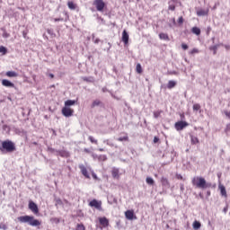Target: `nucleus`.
<instances>
[{
	"label": "nucleus",
	"mask_w": 230,
	"mask_h": 230,
	"mask_svg": "<svg viewBox=\"0 0 230 230\" xmlns=\"http://www.w3.org/2000/svg\"><path fill=\"white\" fill-rule=\"evenodd\" d=\"M15 150H17L15 143L12 140H4L0 144V152H2V154H12V152H15Z\"/></svg>",
	"instance_id": "1"
},
{
	"label": "nucleus",
	"mask_w": 230,
	"mask_h": 230,
	"mask_svg": "<svg viewBox=\"0 0 230 230\" xmlns=\"http://www.w3.org/2000/svg\"><path fill=\"white\" fill-rule=\"evenodd\" d=\"M18 221H20L21 224H28L29 226H31V227H39L41 224L40 221L35 219V217L33 216L18 217Z\"/></svg>",
	"instance_id": "2"
},
{
	"label": "nucleus",
	"mask_w": 230,
	"mask_h": 230,
	"mask_svg": "<svg viewBox=\"0 0 230 230\" xmlns=\"http://www.w3.org/2000/svg\"><path fill=\"white\" fill-rule=\"evenodd\" d=\"M88 206H90V208H94L95 209H97V211H103L101 200L93 199L92 201L89 202Z\"/></svg>",
	"instance_id": "3"
},
{
	"label": "nucleus",
	"mask_w": 230,
	"mask_h": 230,
	"mask_svg": "<svg viewBox=\"0 0 230 230\" xmlns=\"http://www.w3.org/2000/svg\"><path fill=\"white\" fill-rule=\"evenodd\" d=\"M93 6H95L97 12H103L105 2H103V0H94Z\"/></svg>",
	"instance_id": "4"
},
{
	"label": "nucleus",
	"mask_w": 230,
	"mask_h": 230,
	"mask_svg": "<svg viewBox=\"0 0 230 230\" xmlns=\"http://www.w3.org/2000/svg\"><path fill=\"white\" fill-rule=\"evenodd\" d=\"M188 125H189L188 122L180 120L174 124V128L179 132L181 130H184V128H186V127H188Z\"/></svg>",
	"instance_id": "5"
},
{
	"label": "nucleus",
	"mask_w": 230,
	"mask_h": 230,
	"mask_svg": "<svg viewBox=\"0 0 230 230\" xmlns=\"http://www.w3.org/2000/svg\"><path fill=\"white\" fill-rule=\"evenodd\" d=\"M61 112H62L63 116H65V118H71V116H73V113L75 112V111L67 106H65L62 109Z\"/></svg>",
	"instance_id": "6"
},
{
	"label": "nucleus",
	"mask_w": 230,
	"mask_h": 230,
	"mask_svg": "<svg viewBox=\"0 0 230 230\" xmlns=\"http://www.w3.org/2000/svg\"><path fill=\"white\" fill-rule=\"evenodd\" d=\"M192 184L195 186V188H202V177H194L192 179Z\"/></svg>",
	"instance_id": "7"
},
{
	"label": "nucleus",
	"mask_w": 230,
	"mask_h": 230,
	"mask_svg": "<svg viewBox=\"0 0 230 230\" xmlns=\"http://www.w3.org/2000/svg\"><path fill=\"white\" fill-rule=\"evenodd\" d=\"M29 209L34 213V215L39 214V207L37 206V203L33 201L29 202Z\"/></svg>",
	"instance_id": "8"
},
{
	"label": "nucleus",
	"mask_w": 230,
	"mask_h": 230,
	"mask_svg": "<svg viewBox=\"0 0 230 230\" xmlns=\"http://www.w3.org/2000/svg\"><path fill=\"white\" fill-rule=\"evenodd\" d=\"M2 85L4 87H10V88L15 87V84L13 83H12V81H9L7 79L2 80Z\"/></svg>",
	"instance_id": "9"
},
{
	"label": "nucleus",
	"mask_w": 230,
	"mask_h": 230,
	"mask_svg": "<svg viewBox=\"0 0 230 230\" xmlns=\"http://www.w3.org/2000/svg\"><path fill=\"white\" fill-rule=\"evenodd\" d=\"M79 169L81 170V173H83V175H84L86 179H90L89 172H87V168L84 167V164H80V165H79Z\"/></svg>",
	"instance_id": "10"
},
{
	"label": "nucleus",
	"mask_w": 230,
	"mask_h": 230,
	"mask_svg": "<svg viewBox=\"0 0 230 230\" xmlns=\"http://www.w3.org/2000/svg\"><path fill=\"white\" fill-rule=\"evenodd\" d=\"M56 152H57V156L59 155L60 157H69V152L66 150H58Z\"/></svg>",
	"instance_id": "11"
},
{
	"label": "nucleus",
	"mask_w": 230,
	"mask_h": 230,
	"mask_svg": "<svg viewBox=\"0 0 230 230\" xmlns=\"http://www.w3.org/2000/svg\"><path fill=\"white\" fill-rule=\"evenodd\" d=\"M125 217L128 220H134V210H127Z\"/></svg>",
	"instance_id": "12"
},
{
	"label": "nucleus",
	"mask_w": 230,
	"mask_h": 230,
	"mask_svg": "<svg viewBox=\"0 0 230 230\" xmlns=\"http://www.w3.org/2000/svg\"><path fill=\"white\" fill-rule=\"evenodd\" d=\"M128 32H127L125 30L122 31V42H124V44H128Z\"/></svg>",
	"instance_id": "13"
},
{
	"label": "nucleus",
	"mask_w": 230,
	"mask_h": 230,
	"mask_svg": "<svg viewBox=\"0 0 230 230\" xmlns=\"http://www.w3.org/2000/svg\"><path fill=\"white\" fill-rule=\"evenodd\" d=\"M111 175L113 179H119V169L113 167L111 171Z\"/></svg>",
	"instance_id": "14"
},
{
	"label": "nucleus",
	"mask_w": 230,
	"mask_h": 230,
	"mask_svg": "<svg viewBox=\"0 0 230 230\" xmlns=\"http://www.w3.org/2000/svg\"><path fill=\"white\" fill-rule=\"evenodd\" d=\"M161 182H162V186H164V188H170V181H168V178L162 177Z\"/></svg>",
	"instance_id": "15"
},
{
	"label": "nucleus",
	"mask_w": 230,
	"mask_h": 230,
	"mask_svg": "<svg viewBox=\"0 0 230 230\" xmlns=\"http://www.w3.org/2000/svg\"><path fill=\"white\" fill-rule=\"evenodd\" d=\"M206 188H215V185L211 184V182H207L206 179L202 178V189Z\"/></svg>",
	"instance_id": "16"
},
{
	"label": "nucleus",
	"mask_w": 230,
	"mask_h": 230,
	"mask_svg": "<svg viewBox=\"0 0 230 230\" xmlns=\"http://www.w3.org/2000/svg\"><path fill=\"white\" fill-rule=\"evenodd\" d=\"M5 75L8 76V78H17L19 76V74L15 71H7L5 73Z\"/></svg>",
	"instance_id": "17"
},
{
	"label": "nucleus",
	"mask_w": 230,
	"mask_h": 230,
	"mask_svg": "<svg viewBox=\"0 0 230 230\" xmlns=\"http://www.w3.org/2000/svg\"><path fill=\"white\" fill-rule=\"evenodd\" d=\"M218 188L220 190V194L222 195V197H227V190H226V186L219 184Z\"/></svg>",
	"instance_id": "18"
},
{
	"label": "nucleus",
	"mask_w": 230,
	"mask_h": 230,
	"mask_svg": "<svg viewBox=\"0 0 230 230\" xmlns=\"http://www.w3.org/2000/svg\"><path fill=\"white\" fill-rule=\"evenodd\" d=\"M99 222L101 226H103L104 227H107V226H109V219H107V217L99 218Z\"/></svg>",
	"instance_id": "19"
},
{
	"label": "nucleus",
	"mask_w": 230,
	"mask_h": 230,
	"mask_svg": "<svg viewBox=\"0 0 230 230\" xmlns=\"http://www.w3.org/2000/svg\"><path fill=\"white\" fill-rule=\"evenodd\" d=\"M159 39H160L161 40H170V36H168L167 33L161 32V33L159 34Z\"/></svg>",
	"instance_id": "20"
},
{
	"label": "nucleus",
	"mask_w": 230,
	"mask_h": 230,
	"mask_svg": "<svg viewBox=\"0 0 230 230\" xmlns=\"http://www.w3.org/2000/svg\"><path fill=\"white\" fill-rule=\"evenodd\" d=\"M220 48V44H216L209 47L210 51H213V55H217V50Z\"/></svg>",
	"instance_id": "21"
},
{
	"label": "nucleus",
	"mask_w": 230,
	"mask_h": 230,
	"mask_svg": "<svg viewBox=\"0 0 230 230\" xmlns=\"http://www.w3.org/2000/svg\"><path fill=\"white\" fill-rule=\"evenodd\" d=\"M146 184H148L149 186H154L155 184V181H154V178L152 177H147L146 179Z\"/></svg>",
	"instance_id": "22"
},
{
	"label": "nucleus",
	"mask_w": 230,
	"mask_h": 230,
	"mask_svg": "<svg viewBox=\"0 0 230 230\" xmlns=\"http://www.w3.org/2000/svg\"><path fill=\"white\" fill-rule=\"evenodd\" d=\"M75 103H76V101L67 100L65 102V107H72V105H75Z\"/></svg>",
	"instance_id": "23"
},
{
	"label": "nucleus",
	"mask_w": 230,
	"mask_h": 230,
	"mask_svg": "<svg viewBox=\"0 0 230 230\" xmlns=\"http://www.w3.org/2000/svg\"><path fill=\"white\" fill-rule=\"evenodd\" d=\"M175 85H177V82L171 80L167 84V89H173Z\"/></svg>",
	"instance_id": "24"
},
{
	"label": "nucleus",
	"mask_w": 230,
	"mask_h": 230,
	"mask_svg": "<svg viewBox=\"0 0 230 230\" xmlns=\"http://www.w3.org/2000/svg\"><path fill=\"white\" fill-rule=\"evenodd\" d=\"M201 226L202 225L199 221H194L193 224H192V227H193L194 230L200 229Z\"/></svg>",
	"instance_id": "25"
},
{
	"label": "nucleus",
	"mask_w": 230,
	"mask_h": 230,
	"mask_svg": "<svg viewBox=\"0 0 230 230\" xmlns=\"http://www.w3.org/2000/svg\"><path fill=\"white\" fill-rule=\"evenodd\" d=\"M100 105H102V101L97 99V100L93 102L92 109H94V107H100Z\"/></svg>",
	"instance_id": "26"
},
{
	"label": "nucleus",
	"mask_w": 230,
	"mask_h": 230,
	"mask_svg": "<svg viewBox=\"0 0 230 230\" xmlns=\"http://www.w3.org/2000/svg\"><path fill=\"white\" fill-rule=\"evenodd\" d=\"M47 33H49V35H50L52 39H55V37H57V34L55 33V31H53V29H47Z\"/></svg>",
	"instance_id": "27"
},
{
	"label": "nucleus",
	"mask_w": 230,
	"mask_h": 230,
	"mask_svg": "<svg viewBox=\"0 0 230 230\" xmlns=\"http://www.w3.org/2000/svg\"><path fill=\"white\" fill-rule=\"evenodd\" d=\"M67 6L70 10H76V4L71 1L67 2Z\"/></svg>",
	"instance_id": "28"
},
{
	"label": "nucleus",
	"mask_w": 230,
	"mask_h": 230,
	"mask_svg": "<svg viewBox=\"0 0 230 230\" xmlns=\"http://www.w3.org/2000/svg\"><path fill=\"white\" fill-rule=\"evenodd\" d=\"M191 32L194 33V35H200V29L198 27H193L191 29Z\"/></svg>",
	"instance_id": "29"
},
{
	"label": "nucleus",
	"mask_w": 230,
	"mask_h": 230,
	"mask_svg": "<svg viewBox=\"0 0 230 230\" xmlns=\"http://www.w3.org/2000/svg\"><path fill=\"white\" fill-rule=\"evenodd\" d=\"M0 53H2L3 55H6V53H8V49H6V47H0Z\"/></svg>",
	"instance_id": "30"
},
{
	"label": "nucleus",
	"mask_w": 230,
	"mask_h": 230,
	"mask_svg": "<svg viewBox=\"0 0 230 230\" xmlns=\"http://www.w3.org/2000/svg\"><path fill=\"white\" fill-rule=\"evenodd\" d=\"M161 114H163V111H154V118L155 119H157V118H159V116H161Z\"/></svg>",
	"instance_id": "31"
},
{
	"label": "nucleus",
	"mask_w": 230,
	"mask_h": 230,
	"mask_svg": "<svg viewBox=\"0 0 230 230\" xmlns=\"http://www.w3.org/2000/svg\"><path fill=\"white\" fill-rule=\"evenodd\" d=\"M88 139H89V141H90L91 143H93L94 145H98V140L95 139L93 136H90V137H88Z\"/></svg>",
	"instance_id": "32"
},
{
	"label": "nucleus",
	"mask_w": 230,
	"mask_h": 230,
	"mask_svg": "<svg viewBox=\"0 0 230 230\" xmlns=\"http://www.w3.org/2000/svg\"><path fill=\"white\" fill-rule=\"evenodd\" d=\"M136 69L138 75H141V73H143V68L141 67V64H137Z\"/></svg>",
	"instance_id": "33"
},
{
	"label": "nucleus",
	"mask_w": 230,
	"mask_h": 230,
	"mask_svg": "<svg viewBox=\"0 0 230 230\" xmlns=\"http://www.w3.org/2000/svg\"><path fill=\"white\" fill-rule=\"evenodd\" d=\"M48 152H50V154H54V155H57V152H58V150L53 147H48Z\"/></svg>",
	"instance_id": "34"
},
{
	"label": "nucleus",
	"mask_w": 230,
	"mask_h": 230,
	"mask_svg": "<svg viewBox=\"0 0 230 230\" xmlns=\"http://www.w3.org/2000/svg\"><path fill=\"white\" fill-rule=\"evenodd\" d=\"M75 230H85L84 224H77Z\"/></svg>",
	"instance_id": "35"
},
{
	"label": "nucleus",
	"mask_w": 230,
	"mask_h": 230,
	"mask_svg": "<svg viewBox=\"0 0 230 230\" xmlns=\"http://www.w3.org/2000/svg\"><path fill=\"white\" fill-rule=\"evenodd\" d=\"M191 143L192 145H197L199 143V138L197 137L191 136Z\"/></svg>",
	"instance_id": "36"
},
{
	"label": "nucleus",
	"mask_w": 230,
	"mask_h": 230,
	"mask_svg": "<svg viewBox=\"0 0 230 230\" xmlns=\"http://www.w3.org/2000/svg\"><path fill=\"white\" fill-rule=\"evenodd\" d=\"M98 160H99V161H106V160H107V155H100L98 156Z\"/></svg>",
	"instance_id": "37"
},
{
	"label": "nucleus",
	"mask_w": 230,
	"mask_h": 230,
	"mask_svg": "<svg viewBox=\"0 0 230 230\" xmlns=\"http://www.w3.org/2000/svg\"><path fill=\"white\" fill-rule=\"evenodd\" d=\"M2 37H3L4 39H8V38L10 37V33H8V32L6 31V30H4V32H3V34H2Z\"/></svg>",
	"instance_id": "38"
},
{
	"label": "nucleus",
	"mask_w": 230,
	"mask_h": 230,
	"mask_svg": "<svg viewBox=\"0 0 230 230\" xmlns=\"http://www.w3.org/2000/svg\"><path fill=\"white\" fill-rule=\"evenodd\" d=\"M103 143L105 145H108V146H114V144L113 143H111V141L109 139H104L103 140Z\"/></svg>",
	"instance_id": "39"
},
{
	"label": "nucleus",
	"mask_w": 230,
	"mask_h": 230,
	"mask_svg": "<svg viewBox=\"0 0 230 230\" xmlns=\"http://www.w3.org/2000/svg\"><path fill=\"white\" fill-rule=\"evenodd\" d=\"M169 10L175 11V4H172V2H169Z\"/></svg>",
	"instance_id": "40"
},
{
	"label": "nucleus",
	"mask_w": 230,
	"mask_h": 230,
	"mask_svg": "<svg viewBox=\"0 0 230 230\" xmlns=\"http://www.w3.org/2000/svg\"><path fill=\"white\" fill-rule=\"evenodd\" d=\"M0 229L6 230L8 229V226L4 223H0Z\"/></svg>",
	"instance_id": "41"
},
{
	"label": "nucleus",
	"mask_w": 230,
	"mask_h": 230,
	"mask_svg": "<svg viewBox=\"0 0 230 230\" xmlns=\"http://www.w3.org/2000/svg\"><path fill=\"white\" fill-rule=\"evenodd\" d=\"M118 141H128V136L120 137L118 138Z\"/></svg>",
	"instance_id": "42"
},
{
	"label": "nucleus",
	"mask_w": 230,
	"mask_h": 230,
	"mask_svg": "<svg viewBox=\"0 0 230 230\" xmlns=\"http://www.w3.org/2000/svg\"><path fill=\"white\" fill-rule=\"evenodd\" d=\"M193 111H200V104H194Z\"/></svg>",
	"instance_id": "43"
},
{
	"label": "nucleus",
	"mask_w": 230,
	"mask_h": 230,
	"mask_svg": "<svg viewBox=\"0 0 230 230\" xmlns=\"http://www.w3.org/2000/svg\"><path fill=\"white\" fill-rule=\"evenodd\" d=\"M92 37H93V41L94 42V44H99L100 39L96 38V39L94 40V34H93Z\"/></svg>",
	"instance_id": "44"
},
{
	"label": "nucleus",
	"mask_w": 230,
	"mask_h": 230,
	"mask_svg": "<svg viewBox=\"0 0 230 230\" xmlns=\"http://www.w3.org/2000/svg\"><path fill=\"white\" fill-rule=\"evenodd\" d=\"M62 206V199H58L57 200H56V206Z\"/></svg>",
	"instance_id": "45"
},
{
	"label": "nucleus",
	"mask_w": 230,
	"mask_h": 230,
	"mask_svg": "<svg viewBox=\"0 0 230 230\" xmlns=\"http://www.w3.org/2000/svg\"><path fill=\"white\" fill-rule=\"evenodd\" d=\"M176 179H178L179 181H184V178L181 174H176Z\"/></svg>",
	"instance_id": "46"
},
{
	"label": "nucleus",
	"mask_w": 230,
	"mask_h": 230,
	"mask_svg": "<svg viewBox=\"0 0 230 230\" xmlns=\"http://www.w3.org/2000/svg\"><path fill=\"white\" fill-rule=\"evenodd\" d=\"M178 22L179 24H182L184 22V18H182V16H181L179 19H178Z\"/></svg>",
	"instance_id": "47"
},
{
	"label": "nucleus",
	"mask_w": 230,
	"mask_h": 230,
	"mask_svg": "<svg viewBox=\"0 0 230 230\" xmlns=\"http://www.w3.org/2000/svg\"><path fill=\"white\" fill-rule=\"evenodd\" d=\"M195 53H199V49H193L190 51V55H195Z\"/></svg>",
	"instance_id": "48"
},
{
	"label": "nucleus",
	"mask_w": 230,
	"mask_h": 230,
	"mask_svg": "<svg viewBox=\"0 0 230 230\" xmlns=\"http://www.w3.org/2000/svg\"><path fill=\"white\" fill-rule=\"evenodd\" d=\"M64 21V18H55L54 22H58Z\"/></svg>",
	"instance_id": "49"
},
{
	"label": "nucleus",
	"mask_w": 230,
	"mask_h": 230,
	"mask_svg": "<svg viewBox=\"0 0 230 230\" xmlns=\"http://www.w3.org/2000/svg\"><path fill=\"white\" fill-rule=\"evenodd\" d=\"M181 48H182V49L186 50V49H188V45L185 43H182Z\"/></svg>",
	"instance_id": "50"
},
{
	"label": "nucleus",
	"mask_w": 230,
	"mask_h": 230,
	"mask_svg": "<svg viewBox=\"0 0 230 230\" xmlns=\"http://www.w3.org/2000/svg\"><path fill=\"white\" fill-rule=\"evenodd\" d=\"M180 190H181V192L184 191V183L180 184Z\"/></svg>",
	"instance_id": "51"
},
{
	"label": "nucleus",
	"mask_w": 230,
	"mask_h": 230,
	"mask_svg": "<svg viewBox=\"0 0 230 230\" xmlns=\"http://www.w3.org/2000/svg\"><path fill=\"white\" fill-rule=\"evenodd\" d=\"M228 209H229V207L228 206H226L224 208H223V213H227V211H228Z\"/></svg>",
	"instance_id": "52"
},
{
	"label": "nucleus",
	"mask_w": 230,
	"mask_h": 230,
	"mask_svg": "<svg viewBox=\"0 0 230 230\" xmlns=\"http://www.w3.org/2000/svg\"><path fill=\"white\" fill-rule=\"evenodd\" d=\"M207 35H209L211 33V27H208L206 31Z\"/></svg>",
	"instance_id": "53"
},
{
	"label": "nucleus",
	"mask_w": 230,
	"mask_h": 230,
	"mask_svg": "<svg viewBox=\"0 0 230 230\" xmlns=\"http://www.w3.org/2000/svg\"><path fill=\"white\" fill-rule=\"evenodd\" d=\"M221 46H224V48H225L226 50H229V49H230V45H224V44H221Z\"/></svg>",
	"instance_id": "54"
},
{
	"label": "nucleus",
	"mask_w": 230,
	"mask_h": 230,
	"mask_svg": "<svg viewBox=\"0 0 230 230\" xmlns=\"http://www.w3.org/2000/svg\"><path fill=\"white\" fill-rule=\"evenodd\" d=\"M153 141L154 143H159V137H155Z\"/></svg>",
	"instance_id": "55"
},
{
	"label": "nucleus",
	"mask_w": 230,
	"mask_h": 230,
	"mask_svg": "<svg viewBox=\"0 0 230 230\" xmlns=\"http://www.w3.org/2000/svg\"><path fill=\"white\" fill-rule=\"evenodd\" d=\"M3 128L4 130H10V128L7 125H4Z\"/></svg>",
	"instance_id": "56"
},
{
	"label": "nucleus",
	"mask_w": 230,
	"mask_h": 230,
	"mask_svg": "<svg viewBox=\"0 0 230 230\" xmlns=\"http://www.w3.org/2000/svg\"><path fill=\"white\" fill-rule=\"evenodd\" d=\"M225 114H226V116L227 118L230 119V111H225Z\"/></svg>",
	"instance_id": "57"
},
{
	"label": "nucleus",
	"mask_w": 230,
	"mask_h": 230,
	"mask_svg": "<svg viewBox=\"0 0 230 230\" xmlns=\"http://www.w3.org/2000/svg\"><path fill=\"white\" fill-rule=\"evenodd\" d=\"M198 15H199V17H200V16H202V10H200V11H198Z\"/></svg>",
	"instance_id": "58"
},
{
	"label": "nucleus",
	"mask_w": 230,
	"mask_h": 230,
	"mask_svg": "<svg viewBox=\"0 0 230 230\" xmlns=\"http://www.w3.org/2000/svg\"><path fill=\"white\" fill-rule=\"evenodd\" d=\"M107 91H109V90L107 89V87H103V88H102V93H107Z\"/></svg>",
	"instance_id": "59"
},
{
	"label": "nucleus",
	"mask_w": 230,
	"mask_h": 230,
	"mask_svg": "<svg viewBox=\"0 0 230 230\" xmlns=\"http://www.w3.org/2000/svg\"><path fill=\"white\" fill-rule=\"evenodd\" d=\"M211 195V190L207 191V197H209Z\"/></svg>",
	"instance_id": "60"
},
{
	"label": "nucleus",
	"mask_w": 230,
	"mask_h": 230,
	"mask_svg": "<svg viewBox=\"0 0 230 230\" xmlns=\"http://www.w3.org/2000/svg\"><path fill=\"white\" fill-rule=\"evenodd\" d=\"M49 78H55V75H53V74H49Z\"/></svg>",
	"instance_id": "61"
},
{
	"label": "nucleus",
	"mask_w": 230,
	"mask_h": 230,
	"mask_svg": "<svg viewBox=\"0 0 230 230\" xmlns=\"http://www.w3.org/2000/svg\"><path fill=\"white\" fill-rule=\"evenodd\" d=\"M98 150H99V152H105V149H103V148H99Z\"/></svg>",
	"instance_id": "62"
},
{
	"label": "nucleus",
	"mask_w": 230,
	"mask_h": 230,
	"mask_svg": "<svg viewBox=\"0 0 230 230\" xmlns=\"http://www.w3.org/2000/svg\"><path fill=\"white\" fill-rule=\"evenodd\" d=\"M202 15H208V13H206V11H202Z\"/></svg>",
	"instance_id": "63"
},
{
	"label": "nucleus",
	"mask_w": 230,
	"mask_h": 230,
	"mask_svg": "<svg viewBox=\"0 0 230 230\" xmlns=\"http://www.w3.org/2000/svg\"><path fill=\"white\" fill-rule=\"evenodd\" d=\"M93 179H97L96 174H93Z\"/></svg>",
	"instance_id": "64"
}]
</instances>
